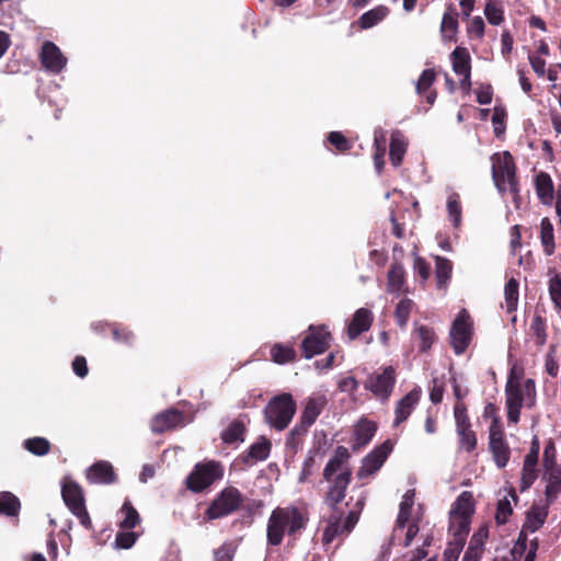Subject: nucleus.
I'll use <instances>...</instances> for the list:
<instances>
[{"instance_id": "obj_35", "label": "nucleus", "mask_w": 561, "mask_h": 561, "mask_svg": "<svg viewBox=\"0 0 561 561\" xmlns=\"http://www.w3.org/2000/svg\"><path fill=\"white\" fill-rule=\"evenodd\" d=\"M21 502L9 491L0 492V515L16 517L20 514Z\"/></svg>"}, {"instance_id": "obj_16", "label": "nucleus", "mask_w": 561, "mask_h": 561, "mask_svg": "<svg viewBox=\"0 0 561 561\" xmlns=\"http://www.w3.org/2000/svg\"><path fill=\"white\" fill-rule=\"evenodd\" d=\"M185 415L182 411L171 408L156 414L150 423L154 434H162L184 425Z\"/></svg>"}, {"instance_id": "obj_60", "label": "nucleus", "mask_w": 561, "mask_h": 561, "mask_svg": "<svg viewBox=\"0 0 561 561\" xmlns=\"http://www.w3.org/2000/svg\"><path fill=\"white\" fill-rule=\"evenodd\" d=\"M445 392V386L442 380L434 378L430 389V399L434 404H438L443 401Z\"/></svg>"}, {"instance_id": "obj_30", "label": "nucleus", "mask_w": 561, "mask_h": 561, "mask_svg": "<svg viewBox=\"0 0 561 561\" xmlns=\"http://www.w3.org/2000/svg\"><path fill=\"white\" fill-rule=\"evenodd\" d=\"M390 13V9L387 5L379 4L367 12L363 13L357 23L362 30L371 28L382 20H385Z\"/></svg>"}, {"instance_id": "obj_25", "label": "nucleus", "mask_w": 561, "mask_h": 561, "mask_svg": "<svg viewBox=\"0 0 561 561\" xmlns=\"http://www.w3.org/2000/svg\"><path fill=\"white\" fill-rule=\"evenodd\" d=\"M543 469L542 479L547 482L545 495L548 505H550L556 501L559 493H561V465Z\"/></svg>"}, {"instance_id": "obj_47", "label": "nucleus", "mask_w": 561, "mask_h": 561, "mask_svg": "<svg viewBox=\"0 0 561 561\" xmlns=\"http://www.w3.org/2000/svg\"><path fill=\"white\" fill-rule=\"evenodd\" d=\"M329 144L335 148L336 151L344 153L352 149L353 144L341 131H331L327 137Z\"/></svg>"}, {"instance_id": "obj_53", "label": "nucleus", "mask_w": 561, "mask_h": 561, "mask_svg": "<svg viewBox=\"0 0 561 561\" xmlns=\"http://www.w3.org/2000/svg\"><path fill=\"white\" fill-rule=\"evenodd\" d=\"M137 538L138 536L134 531H118L116 534L114 547L116 549H129L135 545Z\"/></svg>"}, {"instance_id": "obj_29", "label": "nucleus", "mask_w": 561, "mask_h": 561, "mask_svg": "<svg viewBox=\"0 0 561 561\" xmlns=\"http://www.w3.org/2000/svg\"><path fill=\"white\" fill-rule=\"evenodd\" d=\"M408 142L400 130H394L390 137L389 158L391 164L400 167L407 152Z\"/></svg>"}, {"instance_id": "obj_26", "label": "nucleus", "mask_w": 561, "mask_h": 561, "mask_svg": "<svg viewBox=\"0 0 561 561\" xmlns=\"http://www.w3.org/2000/svg\"><path fill=\"white\" fill-rule=\"evenodd\" d=\"M535 191L542 205H552L554 199V185L551 176L547 172L540 171L536 174Z\"/></svg>"}, {"instance_id": "obj_55", "label": "nucleus", "mask_w": 561, "mask_h": 561, "mask_svg": "<svg viewBox=\"0 0 561 561\" xmlns=\"http://www.w3.org/2000/svg\"><path fill=\"white\" fill-rule=\"evenodd\" d=\"M465 543V541L450 538L444 551V561H457Z\"/></svg>"}, {"instance_id": "obj_50", "label": "nucleus", "mask_w": 561, "mask_h": 561, "mask_svg": "<svg viewBox=\"0 0 561 561\" xmlns=\"http://www.w3.org/2000/svg\"><path fill=\"white\" fill-rule=\"evenodd\" d=\"M513 514V508L511 506L510 501L504 497L497 502L496 512H495V522L499 526L505 525Z\"/></svg>"}, {"instance_id": "obj_28", "label": "nucleus", "mask_w": 561, "mask_h": 561, "mask_svg": "<svg viewBox=\"0 0 561 561\" xmlns=\"http://www.w3.org/2000/svg\"><path fill=\"white\" fill-rule=\"evenodd\" d=\"M548 504L546 506H539L536 504L531 505V507L526 513V519L523 528L527 529L529 533L539 530L548 517Z\"/></svg>"}, {"instance_id": "obj_31", "label": "nucleus", "mask_w": 561, "mask_h": 561, "mask_svg": "<svg viewBox=\"0 0 561 561\" xmlns=\"http://www.w3.org/2000/svg\"><path fill=\"white\" fill-rule=\"evenodd\" d=\"M247 433V426L241 419H234L229 425L221 432V439L227 445L237 443H243Z\"/></svg>"}, {"instance_id": "obj_14", "label": "nucleus", "mask_w": 561, "mask_h": 561, "mask_svg": "<svg viewBox=\"0 0 561 561\" xmlns=\"http://www.w3.org/2000/svg\"><path fill=\"white\" fill-rule=\"evenodd\" d=\"M489 450L497 468L503 469L507 466L512 451L504 428L489 431Z\"/></svg>"}, {"instance_id": "obj_51", "label": "nucleus", "mask_w": 561, "mask_h": 561, "mask_svg": "<svg viewBox=\"0 0 561 561\" xmlns=\"http://www.w3.org/2000/svg\"><path fill=\"white\" fill-rule=\"evenodd\" d=\"M483 417L491 419L489 431H497L503 428L501 416L499 415V409L494 403L489 402L484 407Z\"/></svg>"}, {"instance_id": "obj_33", "label": "nucleus", "mask_w": 561, "mask_h": 561, "mask_svg": "<svg viewBox=\"0 0 561 561\" xmlns=\"http://www.w3.org/2000/svg\"><path fill=\"white\" fill-rule=\"evenodd\" d=\"M547 319L539 313H535L529 325L530 335L535 339V344L542 347L548 340Z\"/></svg>"}, {"instance_id": "obj_49", "label": "nucleus", "mask_w": 561, "mask_h": 561, "mask_svg": "<svg viewBox=\"0 0 561 561\" xmlns=\"http://www.w3.org/2000/svg\"><path fill=\"white\" fill-rule=\"evenodd\" d=\"M549 295L557 311H561V275L557 274L549 280Z\"/></svg>"}, {"instance_id": "obj_23", "label": "nucleus", "mask_w": 561, "mask_h": 561, "mask_svg": "<svg viewBox=\"0 0 561 561\" xmlns=\"http://www.w3.org/2000/svg\"><path fill=\"white\" fill-rule=\"evenodd\" d=\"M377 432V424L374 421L362 417L354 428L353 450H360L370 443Z\"/></svg>"}, {"instance_id": "obj_58", "label": "nucleus", "mask_w": 561, "mask_h": 561, "mask_svg": "<svg viewBox=\"0 0 561 561\" xmlns=\"http://www.w3.org/2000/svg\"><path fill=\"white\" fill-rule=\"evenodd\" d=\"M542 466L543 468L560 466L557 462V450L554 443L551 439L545 446L542 455Z\"/></svg>"}, {"instance_id": "obj_43", "label": "nucleus", "mask_w": 561, "mask_h": 561, "mask_svg": "<svg viewBox=\"0 0 561 561\" xmlns=\"http://www.w3.org/2000/svg\"><path fill=\"white\" fill-rule=\"evenodd\" d=\"M404 268L401 264H393L388 272V291L399 293L404 285Z\"/></svg>"}, {"instance_id": "obj_20", "label": "nucleus", "mask_w": 561, "mask_h": 561, "mask_svg": "<svg viewBox=\"0 0 561 561\" xmlns=\"http://www.w3.org/2000/svg\"><path fill=\"white\" fill-rule=\"evenodd\" d=\"M374 322V313L368 308L357 309L346 327V333L351 341L356 340L362 333L367 332Z\"/></svg>"}, {"instance_id": "obj_2", "label": "nucleus", "mask_w": 561, "mask_h": 561, "mask_svg": "<svg viewBox=\"0 0 561 561\" xmlns=\"http://www.w3.org/2000/svg\"><path fill=\"white\" fill-rule=\"evenodd\" d=\"M308 520V513L297 506L276 507L267 522V543L274 547L279 546L285 534L290 537L296 536L306 528Z\"/></svg>"}, {"instance_id": "obj_24", "label": "nucleus", "mask_w": 561, "mask_h": 561, "mask_svg": "<svg viewBox=\"0 0 561 561\" xmlns=\"http://www.w3.org/2000/svg\"><path fill=\"white\" fill-rule=\"evenodd\" d=\"M62 500L70 512L85 505L82 488L76 481H66L61 486Z\"/></svg>"}, {"instance_id": "obj_27", "label": "nucleus", "mask_w": 561, "mask_h": 561, "mask_svg": "<svg viewBox=\"0 0 561 561\" xmlns=\"http://www.w3.org/2000/svg\"><path fill=\"white\" fill-rule=\"evenodd\" d=\"M458 12L454 4L447 7V11L444 13L440 23V33L445 41L456 42V34L458 31Z\"/></svg>"}, {"instance_id": "obj_41", "label": "nucleus", "mask_w": 561, "mask_h": 561, "mask_svg": "<svg viewBox=\"0 0 561 561\" xmlns=\"http://www.w3.org/2000/svg\"><path fill=\"white\" fill-rule=\"evenodd\" d=\"M504 297L506 311L512 313L516 311L519 297V283L515 278H510L504 287Z\"/></svg>"}, {"instance_id": "obj_5", "label": "nucleus", "mask_w": 561, "mask_h": 561, "mask_svg": "<svg viewBox=\"0 0 561 561\" xmlns=\"http://www.w3.org/2000/svg\"><path fill=\"white\" fill-rule=\"evenodd\" d=\"M297 411V403L289 392L274 396L265 405V422L276 431H284L290 424Z\"/></svg>"}, {"instance_id": "obj_54", "label": "nucleus", "mask_w": 561, "mask_h": 561, "mask_svg": "<svg viewBox=\"0 0 561 561\" xmlns=\"http://www.w3.org/2000/svg\"><path fill=\"white\" fill-rule=\"evenodd\" d=\"M112 335L114 341L123 344H131L134 341V333L126 327H121L116 323L111 325Z\"/></svg>"}, {"instance_id": "obj_15", "label": "nucleus", "mask_w": 561, "mask_h": 561, "mask_svg": "<svg viewBox=\"0 0 561 561\" xmlns=\"http://www.w3.org/2000/svg\"><path fill=\"white\" fill-rule=\"evenodd\" d=\"M540 443L537 436H534L529 453L525 456L522 478H520V491H526L529 489L534 482L536 481L537 474V462L539 457Z\"/></svg>"}, {"instance_id": "obj_32", "label": "nucleus", "mask_w": 561, "mask_h": 561, "mask_svg": "<svg viewBox=\"0 0 561 561\" xmlns=\"http://www.w3.org/2000/svg\"><path fill=\"white\" fill-rule=\"evenodd\" d=\"M453 274V263L450 260L436 256L435 257V278L438 289H446Z\"/></svg>"}, {"instance_id": "obj_18", "label": "nucleus", "mask_w": 561, "mask_h": 561, "mask_svg": "<svg viewBox=\"0 0 561 561\" xmlns=\"http://www.w3.org/2000/svg\"><path fill=\"white\" fill-rule=\"evenodd\" d=\"M41 62L46 70L59 73L66 67L67 58L55 43L47 41L42 46Z\"/></svg>"}, {"instance_id": "obj_37", "label": "nucleus", "mask_w": 561, "mask_h": 561, "mask_svg": "<svg viewBox=\"0 0 561 561\" xmlns=\"http://www.w3.org/2000/svg\"><path fill=\"white\" fill-rule=\"evenodd\" d=\"M270 354L272 360L279 365L296 360V351L291 345L276 343L271 347Z\"/></svg>"}, {"instance_id": "obj_64", "label": "nucleus", "mask_w": 561, "mask_h": 561, "mask_svg": "<svg viewBox=\"0 0 561 561\" xmlns=\"http://www.w3.org/2000/svg\"><path fill=\"white\" fill-rule=\"evenodd\" d=\"M484 28L485 25L483 19L481 16H474L468 25V33L478 38H482L484 35Z\"/></svg>"}, {"instance_id": "obj_8", "label": "nucleus", "mask_w": 561, "mask_h": 561, "mask_svg": "<svg viewBox=\"0 0 561 561\" xmlns=\"http://www.w3.org/2000/svg\"><path fill=\"white\" fill-rule=\"evenodd\" d=\"M222 477L224 467L219 461L198 462L186 477L185 484L190 491L201 493Z\"/></svg>"}, {"instance_id": "obj_57", "label": "nucleus", "mask_w": 561, "mask_h": 561, "mask_svg": "<svg viewBox=\"0 0 561 561\" xmlns=\"http://www.w3.org/2000/svg\"><path fill=\"white\" fill-rule=\"evenodd\" d=\"M413 502H409L407 495H404L403 501L400 503V510L397 517V526L399 528H404L411 517Z\"/></svg>"}, {"instance_id": "obj_62", "label": "nucleus", "mask_w": 561, "mask_h": 561, "mask_svg": "<svg viewBox=\"0 0 561 561\" xmlns=\"http://www.w3.org/2000/svg\"><path fill=\"white\" fill-rule=\"evenodd\" d=\"M505 111L499 107L494 108L492 123L494 125V134L499 137L505 130Z\"/></svg>"}, {"instance_id": "obj_11", "label": "nucleus", "mask_w": 561, "mask_h": 561, "mask_svg": "<svg viewBox=\"0 0 561 561\" xmlns=\"http://www.w3.org/2000/svg\"><path fill=\"white\" fill-rule=\"evenodd\" d=\"M396 385V370L392 366L385 367L380 373L370 374L364 382V388L377 399L387 401Z\"/></svg>"}, {"instance_id": "obj_42", "label": "nucleus", "mask_w": 561, "mask_h": 561, "mask_svg": "<svg viewBox=\"0 0 561 561\" xmlns=\"http://www.w3.org/2000/svg\"><path fill=\"white\" fill-rule=\"evenodd\" d=\"M433 542V535H427L421 547L403 556L404 561H437V556L428 558L427 547Z\"/></svg>"}, {"instance_id": "obj_34", "label": "nucleus", "mask_w": 561, "mask_h": 561, "mask_svg": "<svg viewBox=\"0 0 561 561\" xmlns=\"http://www.w3.org/2000/svg\"><path fill=\"white\" fill-rule=\"evenodd\" d=\"M540 242L546 255L550 256L554 253L553 225L548 217L542 218L540 221Z\"/></svg>"}, {"instance_id": "obj_40", "label": "nucleus", "mask_w": 561, "mask_h": 561, "mask_svg": "<svg viewBox=\"0 0 561 561\" xmlns=\"http://www.w3.org/2000/svg\"><path fill=\"white\" fill-rule=\"evenodd\" d=\"M121 513L124 515V518L118 524L121 529L129 530L140 523V516L129 500L124 502Z\"/></svg>"}, {"instance_id": "obj_59", "label": "nucleus", "mask_w": 561, "mask_h": 561, "mask_svg": "<svg viewBox=\"0 0 561 561\" xmlns=\"http://www.w3.org/2000/svg\"><path fill=\"white\" fill-rule=\"evenodd\" d=\"M489 536V530L485 526L480 527L471 537L469 541L470 548H473L474 550L479 552H483L484 548V541Z\"/></svg>"}, {"instance_id": "obj_3", "label": "nucleus", "mask_w": 561, "mask_h": 561, "mask_svg": "<svg viewBox=\"0 0 561 561\" xmlns=\"http://www.w3.org/2000/svg\"><path fill=\"white\" fill-rule=\"evenodd\" d=\"M537 391L536 381L528 378L523 385H505V405L507 410V420L510 423L517 424L520 417L523 407L533 409L536 405Z\"/></svg>"}, {"instance_id": "obj_13", "label": "nucleus", "mask_w": 561, "mask_h": 561, "mask_svg": "<svg viewBox=\"0 0 561 561\" xmlns=\"http://www.w3.org/2000/svg\"><path fill=\"white\" fill-rule=\"evenodd\" d=\"M392 449L393 444L390 439L385 440L381 445L374 448L363 459V463L357 472V477L363 479L377 472L382 467Z\"/></svg>"}, {"instance_id": "obj_4", "label": "nucleus", "mask_w": 561, "mask_h": 561, "mask_svg": "<svg viewBox=\"0 0 561 561\" xmlns=\"http://www.w3.org/2000/svg\"><path fill=\"white\" fill-rule=\"evenodd\" d=\"M474 513L472 493L463 491L456 499L449 512L448 534L451 539L465 541L470 531L471 518Z\"/></svg>"}, {"instance_id": "obj_45", "label": "nucleus", "mask_w": 561, "mask_h": 561, "mask_svg": "<svg viewBox=\"0 0 561 561\" xmlns=\"http://www.w3.org/2000/svg\"><path fill=\"white\" fill-rule=\"evenodd\" d=\"M484 15L490 24L500 25L504 21V10L502 4L495 0L486 1Z\"/></svg>"}, {"instance_id": "obj_46", "label": "nucleus", "mask_w": 561, "mask_h": 561, "mask_svg": "<svg viewBox=\"0 0 561 561\" xmlns=\"http://www.w3.org/2000/svg\"><path fill=\"white\" fill-rule=\"evenodd\" d=\"M24 448L35 456H45L50 450V443L44 437H32L24 442Z\"/></svg>"}, {"instance_id": "obj_1", "label": "nucleus", "mask_w": 561, "mask_h": 561, "mask_svg": "<svg viewBox=\"0 0 561 561\" xmlns=\"http://www.w3.org/2000/svg\"><path fill=\"white\" fill-rule=\"evenodd\" d=\"M351 455L346 447L337 446L334 455L323 469V479L329 483L324 502L331 510L328 525L323 531L322 541L328 545L337 538H344L356 526L364 501L356 502L355 507L346 515L340 506L345 499L346 490L352 481V470L348 466Z\"/></svg>"}, {"instance_id": "obj_9", "label": "nucleus", "mask_w": 561, "mask_h": 561, "mask_svg": "<svg viewBox=\"0 0 561 561\" xmlns=\"http://www.w3.org/2000/svg\"><path fill=\"white\" fill-rule=\"evenodd\" d=\"M454 417L459 447L471 454L478 446V438L476 432L472 430L467 405L463 402H456L454 407Z\"/></svg>"}, {"instance_id": "obj_22", "label": "nucleus", "mask_w": 561, "mask_h": 561, "mask_svg": "<svg viewBox=\"0 0 561 561\" xmlns=\"http://www.w3.org/2000/svg\"><path fill=\"white\" fill-rule=\"evenodd\" d=\"M328 404V399L324 394L311 396L306 400L305 407L301 411L299 422L311 427L319 415L322 413Z\"/></svg>"}, {"instance_id": "obj_39", "label": "nucleus", "mask_w": 561, "mask_h": 561, "mask_svg": "<svg viewBox=\"0 0 561 561\" xmlns=\"http://www.w3.org/2000/svg\"><path fill=\"white\" fill-rule=\"evenodd\" d=\"M414 334L420 340L419 350L421 353L428 352L437 340L435 330L425 324H415Z\"/></svg>"}, {"instance_id": "obj_21", "label": "nucleus", "mask_w": 561, "mask_h": 561, "mask_svg": "<svg viewBox=\"0 0 561 561\" xmlns=\"http://www.w3.org/2000/svg\"><path fill=\"white\" fill-rule=\"evenodd\" d=\"M421 389L416 387L398 401L394 409L393 426H399L409 419L421 399Z\"/></svg>"}, {"instance_id": "obj_7", "label": "nucleus", "mask_w": 561, "mask_h": 561, "mask_svg": "<svg viewBox=\"0 0 561 561\" xmlns=\"http://www.w3.org/2000/svg\"><path fill=\"white\" fill-rule=\"evenodd\" d=\"M244 502L243 494L236 486L224 488L205 511L209 520L219 519L239 511Z\"/></svg>"}, {"instance_id": "obj_61", "label": "nucleus", "mask_w": 561, "mask_h": 561, "mask_svg": "<svg viewBox=\"0 0 561 561\" xmlns=\"http://www.w3.org/2000/svg\"><path fill=\"white\" fill-rule=\"evenodd\" d=\"M234 548L231 543H224L214 551V561H232Z\"/></svg>"}, {"instance_id": "obj_56", "label": "nucleus", "mask_w": 561, "mask_h": 561, "mask_svg": "<svg viewBox=\"0 0 561 561\" xmlns=\"http://www.w3.org/2000/svg\"><path fill=\"white\" fill-rule=\"evenodd\" d=\"M374 145H375L374 162H375L376 169L378 170V172H380L385 164L383 157H385V152H386V139L383 138V136H381L380 138L375 136Z\"/></svg>"}, {"instance_id": "obj_17", "label": "nucleus", "mask_w": 561, "mask_h": 561, "mask_svg": "<svg viewBox=\"0 0 561 561\" xmlns=\"http://www.w3.org/2000/svg\"><path fill=\"white\" fill-rule=\"evenodd\" d=\"M271 440L265 436H261L245 451L240 454L236 461L238 465H242V467H252L257 461L267 459L271 453Z\"/></svg>"}, {"instance_id": "obj_38", "label": "nucleus", "mask_w": 561, "mask_h": 561, "mask_svg": "<svg viewBox=\"0 0 561 561\" xmlns=\"http://www.w3.org/2000/svg\"><path fill=\"white\" fill-rule=\"evenodd\" d=\"M453 70L457 75L471 72V58L468 50L463 47H457L451 53Z\"/></svg>"}, {"instance_id": "obj_48", "label": "nucleus", "mask_w": 561, "mask_h": 561, "mask_svg": "<svg viewBox=\"0 0 561 561\" xmlns=\"http://www.w3.org/2000/svg\"><path fill=\"white\" fill-rule=\"evenodd\" d=\"M447 211L455 227H458L461 222V205L459 195L457 193L451 194L447 201Z\"/></svg>"}, {"instance_id": "obj_63", "label": "nucleus", "mask_w": 561, "mask_h": 561, "mask_svg": "<svg viewBox=\"0 0 561 561\" xmlns=\"http://www.w3.org/2000/svg\"><path fill=\"white\" fill-rule=\"evenodd\" d=\"M414 271L419 274L423 282H426L431 274V266L425 259L416 256L414 260Z\"/></svg>"}, {"instance_id": "obj_52", "label": "nucleus", "mask_w": 561, "mask_h": 561, "mask_svg": "<svg viewBox=\"0 0 561 561\" xmlns=\"http://www.w3.org/2000/svg\"><path fill=\"white\" fill-rule=\"evenodd\" d=\"M436 73L433 69L423 70L416 83V92L419 94L426 93L434 83Z\"/></svg>"}, {"instance_id": "obj_10", "label": "nucleus", "mask_w": 561, "mask_h": 561, "mask_svg": "<svg viewBox=\"0 0 561 561\" xmlns=\"http://www.w3.org/2000/svg\"><path fill=\"white\" fill-rule=\"evenodd\" d=\"M472 322L467 310H461L450 328V344L456 355H461L468 348L472 339Z\"/></svg>"}, {"instance_id": "obj_19", "label": "nucleus", "mask_w": 561, "mask_h": 561, "mask_svg": "<svg viewBox=\"0 0 561 561\" xmlns=\"http://www.w3.org/2000/svg\"><path fill=\"white\" fill-rule=\"evenodd\" d=\"M87 480L93 484H114L117 482V474L111 462L99 460L90 466L85 472Z\"/></svg>"}, {"instance_id": "obj_6", "label": "nucleus", "mask_w": 561, "mask_h": 561, "mask_svg": "<svg viewBox=\"0 0 561 561\" xmlns=\"http://www.w3.org/2000/svg\"><path fill=\"white\" fill-rule=\"evenodd\" d=\"M492 179L500 192H505L507 182L510 191L516 199L519 196V184L517 180V168L513 156L508 151L494 153L492 156Z\"/></svg>"}, {"instance_id": "obj_12", "label": "nucleus", "mask_w": 561, "mask_h": 561, "mask_svg": "<svg viewBox=\"0 0 561 561\" xmlns=\"http://www.w3.org/2000/svg\"><path fill=\"white\" fill-rule=\"evenodd\" d=\"M331 340L332 335L325 325H310L301 342L302 356L309 359L324 353L330 347Z\"/></svg>"}, {"instance_id": "obj_44", "label": "nucleus", "mask_w": 561, "mask_h": 561, "mask_svg": "<svg viewBox=\"0 0 561 561\" xmlns=\"http://www.w3.org/2000/svg\"><path fill=\"white\" fill-rule=\"evenodd\" d=\"M413 305V301L409 298H403L397 304L394 310V319L401 329L407 327Z\"/></svg>"}, {"instance_id": "obj_36", "label": "nucleus", "mask_w": 561, "mask_h": 561, "mask_svg": "<svg viewBox=\"0 0 561 561\" xmlns=\"http://www.w3.org/2000/svg\"><path fill=\"white\" fill-rule=\"evenodd\" d=\"M309 426L298 422L288 433L286 438V448L296 453L301 448L304 439L309 432Z\"/></svg>"}]
</instances>
